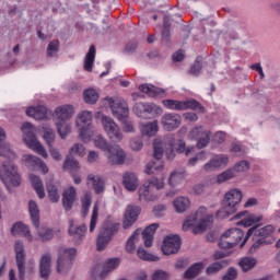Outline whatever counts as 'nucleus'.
<instances>
[{"instance_id": "cd10ccee", "label": "nucleus", "mask_w": 280, "mask_h": 280, "mask_svg": "<svg viewBox=\"0 0 280 280\" xmlns=\"http://www.w3.org/2000/svg\"><path fill=\"white\" fill-rule=\"evenodd\" d=\"M78 196V192L75 191V188L71 186L62 194V205L66 211H71L73 208V202H75V198Z\"/></svg>"}, {"instance_id": "dca6fc26", "label": "nucleus", "mask_w": 280, "mask_h": 280, "mask_svg": "<svg viewBox=\"0 0 280 280\" xmlns=\"http://www.w3.org/2000/svg\"><path fill=\"white\" fill-rule=\"evenodd\" d=\"M105 102H107L112 114L118 121H126V119H128L130 109H128V104H126V102L119 100L115 101L113 97H106Z\"/></svg>"}, {"instance_id": "f257e3e1", "label": "nucleus", "mask_w": 280, "mask_h": 280, "mask_svg": "<svg viewBox=\"0 0 280 280\" xmlns=\"http://www.w3.org/2000/svg\"><path fill=\"white\" fill-rule=\"evenodd\" d=\"M3 141H5V131L0 128V156L9 159L8 162L0 166V179L7 189H10V187H19L21 185V175H19V171H16V166L12 162L16 159V154L10 150V144Z\"/></svg>"}, {"instance_id": "5fc2aeb1", "label": "nucleus", "mask_w": 280, "mask_h": 280, "mask_svg": "<svg viewBox=\"0 0 280 280\" xmlns=\"http://www.w3.org/2000/svg\"><path fill=\"white\" fill-rule=\"evenodd\" d=\"M59 47L60 42H58V39L50 42L47 47V56H49V58H54V56L58 54Z\"/></svg>"}, {"instance_id": "603ef678", "label": "nucleus", "mask_w": 280, "mask_h": 280, "mask_svg": "<svg viewBox=\"0 0 280 280\" xmlns=\"http://www.w3.org/2000/svg\"><path fill=\"white\" fill-rule=\"evenodd\" d=\"M80 164L73 158L68 156L63 163V170H68L69 172H78Z\"/></svg>"}, {"instance_id": "de8ad7c7", "label": "nucleus", "mask_w": 280, "mask_h": 280, "mask_svg": "<svg viewBox=\"0 0 280 280\" xmlns=\"http://www.w3.org/2000/svg\"><path fill=\"white\" fill-rule=\"evenodd\" d=\"M38 237L42 240V242H48V240H51L54 237V230L49 228H36Z\"/></svg>"}, {"instance_id": "1a4fd4ad", "label": "nucleus", "mask_w": 280, "mask_h": 280, "mask_svg": "<svg viewBox=\"0 0 280 280\" xmlns=\"http://www.w3.org/2000/svg\"><path fill=\"white\" fill-rule=\"evenodd\" d=\"M165 187V183L163 182V178H156V177H151L147 184L142 185L139 188V200H145L147 202H154L159 198L154 194V188L155 189H163Z\"/></svg>"}, {"instance_id": "412c9836", "label": "nucleus", "mask_w": 280, "mask_h": 280, "mask_svg": "<svg viewBox=\"0 0 280 280\" xmlns=\"http://www.w3.org/2000/svg\"><path fill=\"white\" fill-rule=\"evenodd\" d=\"M178 250H180V236H166L163 241L162 253L164 255H175V253H178Z\"/></svg>"}, {"instance_id": "052dcab7", "label": "nucleus", "mask_w": 280, "mask_h": 280, "mask_svg": "<svg viewBox=\"0 0 280 280\" xmlns=\"http://www.w3.org/2000/svg\"><path fill=\"white\" fill-rule=\"evenodd\" d=\"M176 152H178V154H183V152H185L186 156H189L191 149H189V148L187 149L186 143L183 140H178Z\"/></svg>"}, {"instance_id": "3c124183", "label": "nucleus", "mask_w": 280, "mask_h": 280, "mask_svg": "<svg viewBox=\"0 0 280 280\" xmlns=\"http://www.w3.org/2000/svg\"><path fill=\"white\" fill-rule=\"evenodd\" d=\"M226 260L218 261L211 264L207 269H206V275H215V272H220L222 268L226 266Z\"/></svg>"}, {"instance_id": "8fccbe9b", "label": "nucleus", "mask_w": 280, "mask_h": 280, "mask_svg": "<svg viewBox=\"0 0 280 280\" xmlns=\"http://www.w3.org/2000/svg\"><path fill=\"white\" fill-rule=\"evenodd\" d=\"M137 255L139 259H142L143 261H159V257L148 253L143 247L138 248Z\"/></svg>"}, {"instance_id": "680f3d73", "label": "nucleus", "mask_w": 280, "mask_h": 280, "mask_svg": "<svg viewBox=\"0 0 280 280\" xmlns=\"http://www.w3.org/2000/svg\"><path fill=\"white\" fill-rule=\"evenodd\" d=\"M237 279V270L231 267L228 269L226 273L222 277V280H235Z\"/></svg>"}, {"instance_id": "69168bd1", "label": "nucleus", "mask_w": 280, "mask_h": 280, "mask_svg": "<svg viewBox=\"0 0 280 280\" xmlns=\"http://www.w3.org/2000/svg\"><path fill=\"white\" fill-rule=\"evenodd\" d=\"M231 152H234L236 156H244L246 154V151H244L240 143L232 144Z\"/></svg>"}, {"instance_id": "393cba45", "label": "nucleus", "mask_w": 280, "mask_h": 280, "mask_svg": "<svg viewBox=\"0 0 280 280\" xmlns=\"http://www.w3.org/2000/svg\"><path fill=\"white\" fill-rule=\"evenodd\" d=\"M161 124L164 130L172 132V130L180 127V115L172 113L164 114Z\"/></svg>"}, {"instance_id": "c9c22d12", "label": "nucleus", "mask_w": 280, "mask_h": 280, "mask_svg": "<svg viewBox=\"0 0 280 280\" xmlns=\"http://www.w3.org/2000/svg\"><path fill=\"white\" fill-rule=\"evenodd\" d=\"M173 207L177 213H185L191 207V201L187 197H177L173 201Z\"/></svg>"}, {"instance_id": "79ce46f5", "label": "nucleus", "mask_w": 280, "mask_h": 280, "mask_svg": "<svg viewBox=\"0 0 280 280\" xmlns=\"http://www.w3.org/2000/svg\"><path fill=\"white\" fill-rule=\"evenodd\" d=\"M139 91L141 93H145L149 97H156V95H161V93H163V90L152 84H142L139 86Z\"/></svg>"}, {"instance_id": "58836bf2", "label": "nucleus", "mask_w": 280, "mask_h": 280, "mask_svg": "<svg viewBox=\"0 0 280 280\" xmlns=\"http://www.w3.org/2000/svg\"><path fill=\"white\" fill-rule=\"evenodd\" d=\"M88 183H92V187L95 194H103L104 191V179L93 174L88 175Z\"/></svg>"}, {"instance_id": "bb28decb", "label": "nucleus", "mask_w": 280, "mask_h": 280, "mask_svg": "<svg viewBox=\"0 0 280 280\" xmlns=\"http://www.w3.org/2000/svg\"><path fill=\"white\" fill-rule=\"evenodd\" d=\"M68 233L71 237H73L75 244H78V242L82 241L84 235H86V225L83 224L75 226L74 221L70 220Z\"/></svg>"}, {"instance_id": "4468645a", "label": "nucleus", "mask_w": 280, "mask_h": 280, "mask_svg": "<svg viewBox=\"0 0 280 280\" xmlns=\"http://www.w3.org/2000/svg\"><path fill=\"white\" fill-rule=\"evenodd\" d=\"M163 106L168 110H202V105L196 100L189 101H176V100H164L162 101Z\"/></svg>"}, {"instance_id": "9d476101", "label": "nucleus", "mask_w": 280, "mask_h": 280, "mask_svg": "<svg viewBox=\"0 0 280 280\" xmlns=\"http://www.w3.org/2000/svg\"><path fill=\"white\" fill-rule=\"evenodd\" d=\"M15 261L19 270V279H25V270L26 272H34V260H30L25 265V248L23 247L22 242L15 243Z\"/></svg>"}, {"instance_id": "ddd939ff", "label": "nucleus", "mask_w": 280, "mask_h": 280, "mask_svg": "<svg viewBox=\"0 0 280 280\" xmlns=\"http://www.w3.org/2000/svg\"><path fill=\"white\" fill-rule=\"evenodd\" d=\"M101 124L103 126V129L105 130L108 139L110 141H114L115 143H119L121 139H124V133L121 132V128L115 120L108 116H102Z\"/></svg>"}, {"instance_id": "0e129e2a", "label": "nucleus", "mask_w": 280, "mask_h": 280, "mask_svg": "<svg viewBox=\"0 0 280 280\" xmlns=\"http://www.w3.org/2000/svg\"><path fill=\"white\" fill-rule=\"evenodd\" d=\"M84 145L80 143H75L71 149H70V154H79V156H82L84 154Z\"/></svg>"}, {"instance_id": "a878e982", "label": "nucleus", "mask_w": 280, "mask_h": 280, "mask_svg": "<svg viewBox=\"0 0 280 280\" xmlns=\"http://www.w3.org/2000/svg\"><path fill=\"white\" fill-rule=\"evenodd\" d=\"M139 213H141V208H139V206H128L122 223L124 229H130V226L137 222Z\"/></svg>"}, {"instance_id": "ea45409f", "label": "nucleus", "mask_w": 280, "mask_h": 280, "mask_svg": "<svg viewBox=\"0 0 280 280\" xmlns=\"http://www.w3.org/2000/svg\"><path fill=\"white\" fill-rule=\"evenodd\" d=\"M95 63V46H90V49L84 58V70L85 71H93V65Z\"/></svg>"}, {"instance_id": "f704fd0d", "label": "nucleus", "mask_w": 280, "mask_h": 280, "mask_svg": "<svg viewBox=\"0 0 280 280\" xmlns=\"http://www.w3.org/2000/svg\"><path fill=\"white\" fill-rule=\"evenodd\" d=\"M12 235H23L24 237H27L28 242H32V234L30 233V228L27 225L23 224V222H18L13 224L11 228Z\"/></svg>"}, {"instance_id": "6e6552de", "label": "nucleus", "mask_w": 280, "mask_h": 280, "mask_svg": "<svg viewBox=\"0 0 280 280\" xmlns=\"http://www.w3.org/2000/svg\"><path fill=\"white\" fill-rule=\"evenodd\" d=\"M91 121H93V114H91V112L84 110L78 115L77 128H80L79 137L84 143L91 141V137H93V126Z\"/></svg>"}, {"instance_id": "5701e85b", "label": "nucleus", "mask_w": 280, "mask_h": 280, "mask_svg": "<svg viewBox=\"0 0 280 280\" xmlns=\"http://www.w3.org/2000/svg\"><path fill=\"white\" fill-rule=\"evenodd\" d=\"M242 202V190L231 189L228 191L223 198V207L231 208V211H237V205Z\"/></svg>"}, {"instance_id": "774afa93", "label": "nucleus", "mask_w": 280, "mask_h": 280, "mask_svg": "<svg viewBox=\"0 0 280 280\" xmlns=\"http://www.w3.org/2000/svg\"><path fill=\"white\" fill-rule=\"evenodd\" d=\"M120 121L122 122L124 132H133L135 131L132 121L128 120V118H126L125 120H120Z\"/></svg>"}, {"instance_id": "338daca9", "label": "nucleus", "mask_w": 280, "mask_h": 280, "mask_svg": "<svg viewBox=\"0 0 280 280\" xmlns=\"http://www.w3.org/2000/svg\"><path fill=\"white\" fill-rule=\"evenodd\" d=\"M201 69H202V63L200 62V60L197 59L190 68L191 75H198V73H200Z\"/></svg>"}, {"instance_id": "37998d69", "label": "nucleus", "mask_w": 280, "mask_h": 280, "mask_svg": "<svg viewBox=\"0 0 280 280\" xmlns=\"http://www.w3.org/2000/svg\"><path fill=\"white\" fill-rule=\"evenodd\" d=\"M83 100L85 104H95L100 100V94L94 89H89L83 92Z\"/></svg>"}, {"instance_id": "7c9ffc66", "label": "nucleus", "mask_w": 280, "mask_h": 280, "mask_svg": "<svg viewBox=\"0 0 280 280\" xmlns=\"http://www.w3.org/2000/svg\"><path fill=\"white\" fill-rule=\"evenodd\" d=\"M156 229H159L158 223H152L151 225L147 226L142 232V240L144 242V246L150 248L152 246V242L154 240V233H156Z\"/></svg>"}, {"instance_id": "c03bdc74", "label": "nucleus", "mask_w": 280, "mask_h": 280, "mask_svg": "<svg viewBox=\"0 0 280 280\" xmlns=\"http://www.w3.org/2000/svg\"><path fill=\"white\" fill-rule=\"evenodd\" d=\"M257 264V260L253 257H244L240 260L238 265L244 272H248V270H253Z\"/></svg>"}, {"instance_id": "473e14b6", "label": "nucleus", "mask_w": 280, "mask_h": 280, "mask_svg": "<svg viewBox=\"0 0 280 280\" xmlns=\"http://www.w3.org/2000/svg\"><path fill=\"white\" fill-rule=\"evenodd\" d=\"M27 117H33V119H46L47 118V107L39 105L36 107H28L26 109Z\"/></svg>"}, {"instance_id": "39448f33", "label": "nucleus", "mask_w": 280, "mask_h": 280, "mask_svg": "<svg viewBox=\"0 0 280 280\" xmlns=\"http://www.w3.org/2000/svg\"><path fill=\"white\" fill-rule=\"evenodd\" d=\"M73 107L71 105L59 106L55 109V117L59 120L57 126V132L61 139H67V136L71 132V125L68 124L69 119L73 117Z\"/></svg>"}, {"instance_id": "49530a36", "label": "nucleus", "mask_w": 280, "mask_h": 280, "mask_svg": "<svg viewBox=\"0 0 280 280\" xmlns=\"http://www.w3.org/2000/svg\"><path fill=\"white\" fill-rule=\"evenodd\" d=\"M97 218H100V206L95 203L90 220V233H93V231H95V226H97Z\"/></svg>"}, {"instance_id": "c756f323", "label": "nucleus", "mask_w": 280, "mask_h": 280, "mask_svg": "<svg viewBox=\"0 0 280 280\" xmlns=\"http://www.w3.org/2000/svg\"><path fill=\"white\" fill-rule=\"evenodd\" d=\"M222 165H229V155L220 154L215 155L209 163H206L203 170L209 172V170H215L222 167Z\"/></svg>"}, {"instance_id": "864d4df0", "label": "nucleus", "mask_w": 280, "mask_h": 280, "mask_svg": "<svg viewBox=\"0 0 280 280\" xmlns=\"http://www.w3.org/2000/svg\"><path fill=\"white\" fill-rule=\"evenodd\" d=\"M81 202H82V217L86 218V215H89V209H91V195L85 194Z\"/></svg>"}, {"instance_id": "a19ab883", "label": "nucleus", "mask_w": 280, "mask_h": 280, "mask_svg": "<svg viewBox=\"0 0 280 280\" xmlns=\"http://www.w3.org/2000/svg\"><path fill=\"white\" fill-rule=\"evenodd\" d=\"M205 268V262H197L189 267L184 273V279H194L200 275V271Z\"/></svg>"}, {"instance_id": "f8f14e48", "label": "nucleus", "mask_w": 280, "mask_h": 280, "mask_svg": "<svg viewBox=\"0 0 280 280\" xmlns=\"http://www.w3.org/2000/svg\"><path fill=\"white\" fill-rule=\"evenodd\" d=\"M242 237H244V232L237 228H232L221 235L218 246L224 249L233 248L242 242Z\"/></svg>"}, {"instance_id": "0eeeda50", "label": "nucleus", "mask_w": 280, "mask_h": 280, "mask_svg": "<svg viewBox=\"0 0 280 280\" xmlns=\"http://www.w3.org/2000/svg\"><path fill=\"white\" fill-rule=\"evenodd\" d=\"M23 135H24V142L26 145L39 154V156H43V159H47V151L45 150V147L38 140L36 139V128L31 122H24L21 128Z\"/></svg>"}, {"instance_id": "423d86ee", "label": "nucleus", "mask_w": 280, "mask_h": 280, "mask_svg": "<svg viewBox=\"0 0 280 280\" xmlns=\"http://www.w3.org/2000/svg\"><path fill=\"white\" fill-rule=\"evenodd\" d=\"M121 224L110 220L108 218L104 223L103 226L98 233L97 240H96V248L97 250H104L106 246L110 243V240H113L114 235H117L119 233Z\"/></svg>"}, {"instance_id": "7ed1b4c3", "label": "nucleus", "mask_w": 280, "mask_h": 280, "mask_svg": "<svg viewBox=\"0 0 280 280\" xmlns=\"http://www.w3.org/2000/svg\"><path fill=\"white\" fill-rule=\"evenodd\" d=\"M272 233H275V228L272 225H266L264 228L253 226L247 231L244 241L241 243V248L246 244L248 237L253 236V245L249 248V253H255L261 246L272 244L275 240L272 238Z\"/></svg>"}, {"instance_id": "b1692460", "label": "nucleus", "mask_w": 280, "mask_h": 280, "mask_svg": "<svg viewBox=\"0 0 280 280\" xmlns=\"http://www.w3.org/2000/svg\"><path fill=\"white\" fill-rule=\"evenodd\" d=\"M22 161H24L28 170H37L43 174H47V172H49L47 164H45V162H43V160L39 158H36V155L25 154L23 155Z\"/></svg>"}, {"instance_id": "6ab92c4d", "label": "nucleus", "mask_w": 280, "mask_h": 280, "mask_svg": "<svg viewBox=\"0 0 280 280\" xmlns=\"http://www.w3.org/2000/svg\"><path fill=\"white\" fill-rule=\"evenodd\" d=\"M250 167V163L248 161L238 162L233 168H230L217 176V183H226V180H231V178L235 177V172H246Z\"/></svg>"}, {"instance_id": "e2e57ef3", "label": "nucleus", "mask_w": 280, "mask_h": 280, "mask_svg": "<svg viewBox=\"0 0 280 280\" xmlns=\"http://www.w3.org/2000/svg\"><path fill=\"white\" fill-rule=\"evenodd\" d=\"M205 159H207V153H205V151H201L195 158H191L188 161V165L194 166V165H196V163H198V161H205Z\"/></svg>"}, {"instance_id": "bf43d9fd", "label": "nucleus", "mask_w": 280, "mask_h": 280, "mask_svg": "<svg viewBox=\"0 0 280 280\" xmlns=\"http://www.w3.org/2000/svg\"><path fill=\"white\" fill-rule=\"evenodd\" d=\"M168 279H170V273L161 269L155 270L151 276V280H168Z\"/></svg>"}, {"instance_id": "2f4dec72", "label": "nucleus", "mask_w": 280, "mask_h": 280, "mask_svg": "<svg viewBox=\"0 0 280 280\" xmlns=\"http://www.w3.org/2000/svg\"><path fill=\"white\" fill-rule=\"evenodd\" d=\"M28 211L31 220L33 222V226H35V229H38V226L40 225V210L38 209V205L36 203V201L31 200L28 202Z\"/></svg>"}, {"instance_id": "a18cd8bd", "label": "nucleus", "mask_w": 280, "mask_h": 280, "mask_svg": "<svg viewBox=\"0 0 280 280\" xmlns=\"http://www.w3.org/2000/svg\"><path fill=\"white\" fill-rule=\"evenodd\" d=\"M183 180H185V172H173L170 175L168 185H171V187H176V185H180Z\"/></svg>"}, {"instance_id": "e433bc0d", "label": "nucleus", "mask_w": 280, "mask_h": 280, "mask_svg": "<svg viewBox=\"0 0 280 280\" xmlns=\"http://www.w3.org/2000/svg\"><path fill=\"white\" fill-rule=\"evenodd\" d=\"M31 185L36 191L38 198L43 200L45 198V187L43 186V180H40V177L31 174L30 175Z\"/></svg>"}, {"instance_id": "9b49d317", "label": "nucleus", "mask_w": 280, "mask_h": 280, "mask_svg": "<svg viewBox=\"0 0 280 280\" xmlns=\"http://www.w3.org/2000/svg\"><path fill=\"white\" fill-rule=\"evenodd\" d=\"M75 255H78V250L75 248H60L59 256L57 259V272L59 275H67L71 269V262L75 259Z\"/></svg>"}, {"instance_id": "4be33fe9", "label": "nucleus", "mask_w": 280, "mask_h": 280, "mask_svg": "<svg viewBox=\"0 0 280 280\" xmlns=\"http://www.w3.org/2000/svg\"><path fill=\"white\" fill-rule=\"evenodd\" d=\"M133 113L137 117H143V115H161L163 109L155 104L137 103L133 105Z\"/></svg>"}, {"instance_id": "4c0bfd02", "label": "nucleus", "mask_w": 280, "mask_h": 280, "mask_svg": "<svg viewBox=\"0 0 280 280\" xmlns=\"http://www.w3.org/2000/svg\"><path fill=\"white\" fill-rule=\"evenodd\" d=\"M141 132L145 137H154L159 132V121H152L141 125Z\"/></svg>"}, {"instance_id": "6e6d98bb", "label": "nucleus", "mask_w": 280, "mask_h": 280, "mask_svg": "<svg viewBox=\"0 0 280 280\" xmlns=\"http://www.w3.org/2000/svg\"><path fill=\"white\" fill-rule=\"evenodd\" d=\"M48 198L51 202H58L60 200V195H58V188L52 185H47Z\"/></svg>"}, {"instance_id": "aec40b11", "label": "nucleus", "mask_w": 280, "mask_h": 280, "mask_svg": "<svg viewBox=\"0 0 280 280\" xmlns=\"http://www.w3.org/2000/svg\"><path fill=\"white\" fill-rule=\"evenodd\" d=\"M232 220H241L236 224L237 226H253V224H257V222H261L264 217L261 214H253L248 211L238 212Z\"/></svg>"}, {"instance_id": "20e7f679", "label": "nucleus", "mask_w": 280, "mask_h": 280, "mask_svg": "<svg viewBox=\"0 0 280 280\" xmlns=\"http://www.w3.org/2000/svg\"><path fill=\"white\" fill-rule=\"evenodd\" d=\"M94 145L103 152H108L107 159L112 165H124L126 161V152L120 145H110L102 135L94 138Z\"/></svg>"}, {"instance_id": "4d7b16f0", "label": "nucleus", "mask_w": 280, "mask_h": 280, "mask_svg": "<svg viewBox=\"0 0 280 280\" xmlns=\"http://www.w3.org/2000/svg\"><path fill=\"white\" fill-rule=\"evenodd\" d=\"M141 230H136L133 234L128 238L126 244V250L127 253H132L135 250V240H137V236L140 235Z\"/></svg>"}, {"instance_id": "72a5a7b5", "label": "nucleus", "mask_w": 280, "mask_h": 280, "mask_svg": "<svg viewBox=\"0 0 280 280\" xmlns=\"http://www.w3.org/2000/svg\"><path fill=\"white\" fill-rule=\"evenodd\" d=\"M122 184L127 191H135L139 187V182L135 173H126L122 177Z\"/></svg>"}, {"instance_id": "09e8293b", "label": "nucleus", "mask_w": 280, "mask_h": 280, "mask_svg": "<svg viewBox=\"0 0 280 280\" xmlns=\"http://www.w3.org/2000/svg\"><path fill=\"white\" fill-rule=\"evenodd\" d=\"M44 140L46 141L47 145L51 148L54 141H56V131L49 127H44Z\"/></svg>"}, {"instance_id": "f03ea898", "label": "nucleus", "mask_w": 280, "mask_h": 280, "mask_svg": "<svg viewBox=\"0 0 280 280\" xmlns=\"http://www.w3.org/2000/svg\"><path fill=\"white\" fill-rule=\"evenodd\" d=\"M211 220H213V215L207 214V207L201 206L194 214L186 218L183 223V231L191 230L194 235L205 233L209 224H211Z\"/></svg>"}, {"instance_id": "a211bd4d", "label": "nucleus", "mask_w": 280, "mask_h": 280, "mask_svg": "<svg viewBox=\"0 0 280 280\" xmlns=\"http://www.w3.org/2000/svg\"><path fill=\"white\" fill-rule=\"evenodd\" d=\"M189 137L197 141L198 150H202L209 145V141H211V131L205 129V127H195L189 132Z\"/></svg>"}, {"instance_id": "13d9d810", "label": "nucleus", "mask_w": 280, "mask_h": 280, "mask_svg": "<svg viewBox=\"0 0 280 280\" xmlns=\"http://www.w3.org/2000/svg\"><path fill=\"white\" fill-rule=\"evenodd\" d=\"M235 211H231V208L229 206H223L218 212H217V218L218 220H226L229 215H233Z\"/></svg>"}, {"instance_id": "2eb2a0df", "label": "nucleus", "mask_w": 280, "mask_h": 280, "mask_svg": "<svg viewBox=\"0 0 280 280\" xmlns=\"http://www.w3.org/2000/svg\"><path fill=\"white\" fill-rule=\"evenodd\" d=\"M153 156L155 161H151L147 164L145 174H159V172H163V143L160 141L153 142Z\"/></svg>"}, {"instance_id": "f3484780", "label": "nucleus", "mask_w": 280, "mask_h": 280, "mask_svg": "<svg viewBox=\"0 0 280 280\" xmlns=\"http://www.w3.org/2000/svg\"><path fill=\"white\" fill-rule=\"evenodd\" d=\"M117 266H119V258H109L103 267L97 265L92 269L91 278L93 280H103L108 272H113Z\"/></svg>"}, {"instance_id": "c85d7f7f", "label": "nucleus", "mask_w": 280, "mask_h": 280, "mask_svg": "<svg viewBox=\"0 0 280 280\" xmlns=\"http://www.w3.org/2000/svg\"><path fill=\"white\" fill-rule=\"evenodd\" d=\"M39 275L42 279H48L49 275H51V255L46 254L42 256L39 262Z\"/></svg>"}]
</instances>
